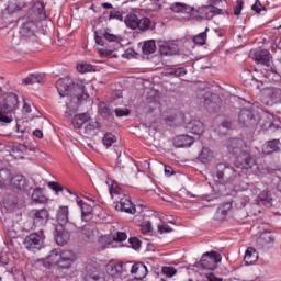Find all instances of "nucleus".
I'll return each instance as SVG.
<instances>
[{"label": "nucleus", "instance_id": "16", "mask_svg": "<svg viewBox=\"0 0 281 281\" xmlns=\"http://www.w3.org/2000/svg\"><path fill=\"white\" fill-rule=\"evenodd\" d=\"M83 281H106L104 272L99 270L98 267L88 263L86 266V274Z\"/></svg>", "mask_w": 281, "mask_h": 281}, {"label": "nucleus", "instance_id": "52", "mask_svg": "<svg viewBox=\"0 0 281 281\" xmlns=\"http://www.w3.org/2000/svg\"><path fill=\"white\" fill-rule=\"evenodd\" d=\"M114 113H115L116 117H126L131 114V111H128V109L124 110V109L117 108L114 110Z\"/></svg>", "mask_w": 281, "mask_h": 281}, {"label": "nucleus", "instance_id": "59", "mask_svg": "<svg viewBox=\"0 0 281 281\" xmlns=\"http://www.w3.org/2000/svg\"><path fill=\"white\" fill-rule=\"evenodd\" d=\"M165 175H167V177H171V175H175V169H172V167L165 166Z\"/></svg>", "mask_w": 281, "mask_h": 281}, {"label": "nucleus", "instance_id": "50", "mask_svg": "<svg viewBox=\"0 0 281 281\" xmlns=\"http://www.w3.org/2000/svg\"><path fill=\"white\" fill-rule=\"evenodd\" d=\"M128 244L132 249H139L142 247V241L137 237H131Z\"/></svg>", "mask_w": 281, "mask_h": 281}, {"label": "nucleus", "instance_id": "9", "mask_svg": "<svg viewBox=\"0 0 281 281\" xmlns=\"http://www.w3.org/2000/svg\"><path fill=\"white\" fill-rule=\"evenodd\" d=\"M23 245L27 251H33V254L41 251L42 247H45V234L43 229H40L38 233L27 235L23 240Z\"/></svg>", "mask_w": 281, "mask_h": 281}, {"label": "nucleus", "instance_id": "47", "mask_svg": "<svg viewBox=\"0 0 281 281\" xmlns=\"http://www.w3.org/2000/svg\"><path fill=\"white\" fill-rule=\"evenodd\" d=\"M142 234H150L153 232V223L150 221H145L140 224Z\"/></svg>", "mask_w": 281, "mask_h": 281}, {"label": "nucleus", "instance_id": "37", "mask_svg": "<svg viewBox=\"0 0 281 281\" xmlns=\"http://www.w3.org/2000/svg\"><path fill=\"white\" fill-rule=\"evenodd\" d=\"M150 25H153L150 18H138L137 30H139V32H148V30H150Z\"/></svg>", "mask_w": 281, "mask_h": 281}, {"label": "nucleus", "instance_id": "54", "mask_svg": "<svg viewBox=\"0 0 281 281\" xmlns=\"http://www.w3.org/2000/svg\"><path fill=\"white\" fill-rule=\"evenodd\" d=\"M251 10H254V12H257V14H260L261 10H265V7H262L260 0H256V2L251 5Z\"/></svg>", "mask_w": 281, "mask_h": 281}, {"label": "nucleus", "instance_id": "33", "mask_svg": "<svg viewBox=\"0 0 281 281\" xmlns=\"http://www.w3.org/2000/svg\"><path fill=\"white\" fill-rule=\"evenodd\" d=\"M256 260H258V252L256 251V248L254 247L247 248L244 256V262L246 265H254Z\"/></svg>", "mask_w": 281, "mask_h": 281}, {"label": "nucleus", "instance_id": "53", "mask_svg": "<svg viewBox=\"0 0 281 281\" xmlns=\"http://www.w3.org/2000/svg\"><path fill=\"white\" fill-rule=\"evenodd\" d=\"M127 236L126 233L124 232H117L114 236H113V240H115L116 243H124V240H126Z\"/></svg>", "mask_w": 281, "mask_h": 281}, {"label": "nucleus", "instance_id": "61", "mask_svg": "<svg viewBox=\"0 0 281 281\" xmlns=\"http://www.w3.org/2000/svg\"><path fill=\"white\" fill-rule=\"evenodd\" d=\"M211 4L210 5H214V8H216V5H221V3H225V0H210Z\"/></svg>", "mask_w": 281, "mask_h": 281}, {"label": "nucleus", "instance_id": "45", "mask_svg": "<svg viewBox=\"0 0 281 281\" xmlns=\"http://www.w3.org/2000/svg\"><path fill=\"white\" fill-rule=\"evenodd\" d=\"M97 128H100V123H98V121H90L85 126V133L86 135H91L93 131H97Z\"/></svg>", "mask_w": 281, "mask_h": 281}, {"label": "nucleus", "instance_id": "21", "mask_svg": "<svg viewBox=\"0 0 281 281\" xmlns=\"http://www.w3.org/2000/svg\"><path fill=\"white\" fill-rule=\"evenodd\" d=\"M36 32V22L26 21L20 27V35L22 38H32Z\"/></svg>", "mask_w": 281, "mask_h": 281}, {"label": "nucleus", "instance_id": "27", "mask_svg": "<svg viewBox=\"0 0 281 281\" xmlns=\"http://www.w3.org/2000/svg\"><path fill=\"white\" fill-rule=\"evenodd\" d=\"M267 98L269 101H267V104H278L281 102V89L280 88H271L268 89L266 92Z\"/></svg>", "mask_w": 281, "mask_h": 281}, {"label": "nucleus", "instance_id": "40", "mask_svg": "<svg viewBox=\"0 0 281 281\" xmlns=\"http://www.w3.org/2000/svg\"><path fill=\"white\" fill-rule=\"evenodd\" d=\"M207 32H210V27H205L204 32L195 35L193 37V43H195V45H205V42L207 41Z\"/></svg>", "mask_w": 281, "mask_h": 281}, {"label": "nucleus", "instance_id": "19", "mask_svg": "<svg viewBox=\"0 0 281 281\" xmlns=\"http://www.w3.org/2000/svg\"><path fill=\"white\" fill-rule=\"evenodd\" d=\"M57 222L66 229H76V224L69 222V206H60L56 215Z\"/></svg>", "mask_w": 281, "mask_h": 281}, {"label": "nucleus", "instance_id": "55", "mask_svg": "<svg viewBox=\"0 0 281 281\" xmlns=\"http://www.w3.org/2000/svg\"><path fill=\"white\" fill-rule=\"evenodd\" d=\"M110 19H117V21H124V15L120 11H111Z\"/></svg>", "mask_w": 281, "mask_h": 281}, {"label": "nucleus", "instance_id": "31", "mask_svg": "<svg viewBox=\"0 0 281 281\" xmlns=\"http://www.w3.org/2000/svg\"><path fill=\"white\" fill-rule=\"evenodd\" d=\"M89 120H91L89 113L77 114L72 119V125L75 128H82V126H85Z\"/></svg>", "mask_w": 281, "mask_h": 281}, {"label": "nucleus", "instance_id": "46", "mask_svg": "<svg viewBox=\"0 0 281 281\" xmlns=\"http://www.w3.org/2000/svg\"><path fill=\"white\" fill-rule=\"evenodd\" d=\"M161 273L167 278H172L173 276H177V269L170 266H165L161 269Z\"/></svg>", "mask_w": 281, "mask_h": 281}, {"label": "nucleus", "instance_id": "12", "mask_svg": "<svg viewBox=\"0 0 281 281\" xmlns=\"http://www.w3.org/2000/svg\"><path fill=\"white\" fill-rule=\"evenodd\" d=\"M250 58H252L258 65L271 67V53H269L268 49L256 48L250 52Z\"/></svg>", "mask_w": 281, "mask_h": 281}, {"label": "nucleus", "instance_id": "25", "mask_svg": "<svg viewBox=\"0 0 281 281\" xmlns=\"http://www.w3.org/2000/svg\"><path fill=\"white\" fill-rule=\"evenodd\" d=\"M161 56H175L179 54V46L175 43H162L159 46Z\"/></svg>", "mask_w": 281, "mask_h": 281}, {"label": "nucleus", "instance_id": "35", "mask_svg": "<svg viewBox=\"0 0 281 281\" xmlns=\"http://www.w3.org/2000/svg\"><path fill=\"white\" fill-rule=\"evenodd\" d=\"M31 199L34 203H47L48 201L42 188L34 189Z\"/></svg>", "mask_w": 281, "mask_h": 281}, {"label": "nucleus", "instance_id": "57", "mask_svg": "<svg viewBox=\"0 0 281 281\" xmlns=\"http://www.w3.org/2000/svg\"><path fill=\"white\" fill-rule=\"evenodd\" d=\"M240 12H243V2H240V4H237L234 8V14L235 16H240Z\"/></svg>", "mask_w": 281, "mask_h": 281}, {"label": "nucleus", "instance_id": "49", "mask_svg": "<svg viewBox=\"0 0 281 281\" xmlns=\"http://www.w3.org/2000/svg\"><path fill=\"white\" fill-rule=\"evenodd\" d=\"M48 188L50 190H53L54 192L58 193V192H63V190H65V188L58 183V182H48Z\"/></svg>", "mask_w": 281, "mask_h": 281}, {"label": "nucleus", "instance_id": "5", "mask_svg": "<svg viewBox=\"0 0 281 281\" xmlns=\"http://www.w3.org/2000/svg\"><path fill=\"white\" fill-rule=\"evenodd\" d=\"M213 177L217 178V181L222 183V190H224L225 183H232V181H236L240 177V171L228 162H220L213 169Z\"/></svg>", "mask_w": 281, "mask_h": 281}, {"label": "nucleus", "instance_id": "17", "mask_svg": "<svg viewBox=\"0 0 281 281\" xmlns=\"http://www.w3.org/2000/svg\"><path fill=\"white\" fill-rule=\"evenodd\" d=\"M196 12L200 19L210 21L214 19V16H217V14H223V9L214 7V4H209L198 9Z\"/></svg>", "mask_w": 281, "mask_h": 281}, {"label": "nucleus", "instance_id": "34", "mask_svg": "<svg viewBox=\"0 0 281 281\" xmlns=\"http://www.w3.org/2000/svg\"><path fill=\"white\" fill-rule=\"evenodd\" d=\"M229 210H232V203L228 202V203L222 204L215 213L216 221H224Z\"/></svg>", "mask_w": 281, "mask_h": 281}, {"label": "nucleus", "instance_id": "64", "mask_svg": "<svg viewBox=\"0 0 281 281\" xmlns=\"http://www.w3.org/2000/svg\"><path fill=\"white\" fill-rule=\"evenodd\" d=\"M102 8H104V10H111V9H113V4L105 2L102 4Z\"/></svg>", "mask_w": 281, "mask_h": 281}, {"label": "nucleus", "instance_id": "32", "mask_svg": "<svg viewBox=\"0 0 281 281\" xmlns=\"http://www.w3.org/2000/svg\"><path fill=\"white\" fill-rule=\"evenodd\" d=\"M198 159L201 161V164H210V161L214 159V153L212 149H210V147H203Z\"/></svg>", "mask_w": 281, "mask_h": 281}, {"label": "nucleus", "instance_id": "42", "mask_svg": "<svg viewBox=\"0 0 281 281\" xmlns=\"http://www.w3.org/2000/svg\"><path fill=\"white\" fill-rule=\"evenodd\" d=\"M115 142H117V137H115V135H113L111 133H105V135L103 136V145L106 148H111V146H113V144H115Z\"/></svg>", "mask_w": 281, "mask_h": 281}, {"label": "nucleus", "instance_id": "8", "mask_svg": "<svg viewBox=\"0 0 281 281\" xmlns=\"http://www.w3.org/2000/svg\"><path fill=\"white\" fill-rule=\"evenodd\" d=\"M221 260H223V257L216 251L204 252L194 267L199 269V271H214Z\"/></svg>", "mask_w": 281, "mask_h": 281}, {"label": "nucleus", "instance_id": "3", "mask_svg": "<svg viewBox=\"0 0 281 281\" xmlns=\"http://www.w3.org/2000/svg\"><path fill=\"white\" fill-rule=\"evenodd\" d=\"M55 87L60 98H67L69 93L74 92L78 102L89 98V94L85 91V85L82 82L75 83L70 78L59 79Z\"/></svg>", "mask_w": 281, "mask_h": 281}, {"label": "nucleus", "instance_id": "41", "mask_svg": "<svg viewBox=\"0 0 281 281\" xmlns=\"http://www.w3.org/2000/svg\"><path fill=\"white\" fill-rule=\"evenodd\" d=\"M24 82L26 85H38L43 82V76L38 74H31L24 79Z\"/></svg>", "mask_w": 281, "mask_h": 281}, {"label": "nucleus", "instance_id": "56", "mask_svg": "<svg viewBox=\"0 0 281 281\" xmlns=\"http://www.w3.org/2000/svg\"><path fill=\"white\" fill-rule=\"evenodd\" d=\"M173 74L176 78H181V76H186V74H188V70H186V68H176Z\"/></svg>", "mask_w": 281, "mask_h": 281}, {"label": "nucleus", "instance_id": "43", "mask_svg": "<svg viewBox=\"0 0 281 281\" xmlns=\"http://www.w3.org/2000/svg\"><path fill=\"white\" fill-rule=\"evenodd\" d=\"M99 113L102 117H111V115H113V111H111V108H109L104 102L99 104Z\"/></svg>", "mask_w": 281, "mask_h": 281}, {"label": "nucleus", "instance_id": "36", "mask_svg": "<svg viewBox=\"0 0 281 281\" xmlns=\"http://www.w3.org/2000/svg\"><path fill=\"white\" fill-rule=\"evenodd\" d=\"M34 13L37 15L38 21H45V19H47L45 4L43 2H36L34 4Z\"/></svg>", "mask_w": 281, "mask_h": 281}, {"label": "nucleus", "instance_id": "63", "mask_svg": "<svg viewBox=\"0 0 281 281\" xmlns=\"http://www.w3.org/2000/svg\"><path fill=\"white\" fill-rule=\"evenodd\" d=\"M176 68H168L165 72V76H175Z\"/></svg>", "mask_w": 281, "mask_h": 281}, {"label": "nucleus", "instance_id": "51", "mask_svg": "<svg viewBox=\"0 0 281 281\" xmlns=\"http://www.w3.org/2000/svg\"><path fill=\"white\" fill-rule=\"evenodd\" d=\"M159 234H170L172 232V227L168 226V224L162 223L158 225Z\"/></svg>", "mask_w": 281, "mask_h": 281}, {"label": "nucleus", "instance_id": "24", "mask_svg": "<svg viewBox=\"0 0 281 281\" xmlns=\"http://www.w3.org/2000/svg\"><path fill=\"white\" fill-rule=\"evenodd\" d=\"M194 144V137L188 135H179L173 139V146L176 148H189Z\"/></svg>", "mask_w": 281, "mask_h": 281}, {"label": "nucleus", "instance_id": "11", "mask_svg": "<svg viewBox=\"0 0 281 281\" xmlns=\"http://www.w3.org/2000/svg\"><path fill=\"white\" fill-rule=\"evenodd\" d=\"M33 218V226L31 229H43L49 221V211L47 209L33 210L31 211Z\"/></svg>", "mask_w": 281, "mask_h": 281}, {"label": "nucleus", "instance_id": "26", "mask_svg": "<svg viewBox=\"0 0 281 281\" xmlns=\"http://www.w3.org/2000/svg\"><path fill=\"white\" fill-rule=\"evenodd\" d=\"M169 9L176 14H192V12H194V7L181 2H175Z\"/></svg>", "mask_w": 281, "mask_h": 281}, {"label": "nucleus", "instance_id": "28", "mask_svg": "<svg viewBox=\"0 0 281 281\" xmlns=\"http://www.w3.org/2000/svg\"><path fill=\"white\" fill-rule=\"evenodd\" d=\"M187 128L188 131H190V133H192V135H203V133L205 132V126L203 125V122L196 120L188 123Z\"/></svg>", "mask_w": 281, "mask_h": 281}, {"label": "nucleus", "instance_id": "44", "mask_svg": "<svg viewBox=\"0 0 281 281\" xmlns=\"http://www.w3.org/2000/svg\"><path fill=\"white\" fill-rule=\"evenodd\" d=\"M77 71H79V74H87L89 71H95V66H93L91 64L82 63V64L77 65Z\"/></svg>", "mask_w": 281, "mask_h": 281}, {"label": "nucleus", "instance_id": "14", "mask_svg": "<svg viewBox=\"0 0 281 281\" xmlns=\"http://www.w3.org/2000/svg\"><path fill=\"white\" fill-rule=\"evenodd\" d=\"M76 228H67V226L57 225L55 227V240L57 245L60 247H64V245H67L71 238V233ZM70 231V232H69Z\"/></svg>", "mask_w": 281, "mask_h": 281}, {"label": "nucleus", "instance_id": "58", "mask_svg": "<svg viewBox=\"0 0 281 281\" xmlns=\"http://www.w3.org/2000/svg\"><path fill=\"white\" fill-rule=\"evenodd\" d=\"M206 278H207L209 281H223V279H221V278L214 276V273H209V274L206 276Z\"/></svg>", "mask_w": 281, "mask_h": 281}, {"label": "nucleus", "instance_id": "60", "mask_svg": "<svg viewBox=\"0 0 281 281\" xmlns=\"http://www.w3.org/2000/svg\"><path fill=\"white\" fill-rule=\"evenodd\" d=\"M33 135H34V137H37L38 139H43V131H41V130H35L33 132Z\"/></svg>", "mask_w": 281, "mask_h": 281}, {"label": "nucleus", "instance_id": "22", "mask_svg": "<svg viewBox=\"0 0 281 281\" xmlns=\"http://www.w3.org/2000/svg\"><path fill=\"white\" fill-rule=\"evenodd\" d=\"M273 243L274 239L271 232H265L258 237L257 247H259V249H269Z\"/></svg>", "mask_w": 281, "mask_h": 281}, {"label": "nucleus", "instance_id": "1", "mask_svg": "<svg viewBox=\"0 0 281 281\" xmlns=\"http://www.w3.org/2000/svg\"><path fill=\"white\" fill-rule=\"evenodd\" d=\"M228 150L236 157V168L250 170L256 166V156L249 153V148L243 138H232L228 144Z\"/></svg>", "mask_w": 281, "mask_h": 281}, {"label": "nucleus", "instance_id": "6", "mask_svg": "<svg viewBox=\"0 0 281 281\" xmlns=\"http://www.w3.org/2000/svg\"><path fill=\"white\" fill-rule=\"evenodd\" d=\"M94 41L97 45H101V47H105V52L108 54H112L120 49L122 46V38L115 34L109 33V31H95L94 32Z\"/></svg>", "mask_w": 281, "mask_h": 281}, {"label": "nucleus", "instance_id": "10", "mask_svg": "<svg viewBox=\"0 0 281 281\" xmlns=\"http://www.w3.org/2000/svg\"><path fill=\"white\" fill-rule=\"evenodd\" d=\"M260 122V115L251 108H243L239 112V123L246 128H256Z\"/></svg>", "mask_w": 281, "mask_h": 281}, {"label": "nucleus", "instance_id": "20", "mask_svg": "<svg viewBox=\"0 0 281 281\" xmlns=\"http://www.w3.org/2000/svg\"><path fill=\"white\" fill-rule=\"evenodd\" d=\"M77 205L81 210V221H85V223H89V221L93 218V206L87 204V202L82 200H77Z\"/></svg>", "mask_w": 281, "mask_h": 281}, {"label": "nucleus", "instance_id": "2", "mask_svg": "<svg viewBox=\"0 0 281 281\" xmlns=\"http://www.w3.org/2000/svg\"><path fill=\"white\" fill-rule=\"evenodd\" d=\"M16 109H19V95L14 92H3L0 88V126L14 122Z\"/></svg>", "mask_w": 281, "mask_h": 281}, {"label": "nucleus", "instance_id": "7", "mask_svg": "<svg viewBox=\"0 0 281 281\" xmlns=\"http://www.w3.org/2000/svg\"><path fill=\"white\" fill-rule=\"evenodd\" d=\"M105 272L113 281H122L128 278V266L127 262L117 260H110L105 265Z\"/></svg>", "mask_w": 281, "mask_h": 281}, {"label": "nucleus", "instance_id": "38", "mask_svg": "<svg viewBox=\"0 0 281 281\" xmlns=\"http://www.w3.org/2000/svg\"><path fill=\"white\" fill-rule=\"evenodd\" d=\"M10 181L16 190H23V188H25V178L23 175H16L10 178Z\"/></svg>", "mask_w": 281, "mask_h": 281}, {"label": "nucleus", "instance_id": "48", "mask_svg": "<svg viewBox=\"0 0 281 281\" xmlns=\"http://www.w3.org/2000/svg\"><path fill=\"white\" fill-rule=\"evenodd\" d=\"M5 181H10V170L1 169L0 170V186H3Z\"/></svg>", "mask_w": 281, "mask_h": 281}, {"label": "nucleus", "instance_id": "4", "mask_svg": "<svg viewBox=\"0 0 281 281\" xmlns=\"http://www.w3.org/2000/svg\"><path fill=\"white\" fill-rule=\"evenodd\" d=\"M46 261L50 267H58L59 269H70L71 265L76 262V254L71 250L53 249L47 256Z\"/></svg>", "mask_w": 281, "mask_h": 281}, {"label": "nucleus", "instance_id": "15", "mask_svg": "<svg viewBox=\"0 0 281 281\" xmlns=\"http://www.w3.org/2000/svg\"><path fill=\"white\" fill-rule=\"evenodd\" d=\"M116 212H124L125 214H135L137 209H135V204L131 201V196L123 195L115 203Z\"/></svg>", "mask_w": 281, "mask_h": 281}, {"label": "nucleus", "instance_id": "30", "mask_svg": "<svg viewBox=\"0 0 281 281\" xmlns=\"http://www.w3.org/2000/svg\"><path fill=\"white\" fill-rule=\"evenodd\" d=\"M124 23L128 30H137L139 26V18L135 13H130L124 16Z\"/></svg>", "mask_w": 281, "mask_h": 281}, {"label": "nucleus", "instance_id": "23", "mask_svg": "<svg viewBox=\"0 0 281 281\" xmlns=\"http://www.w3.org/2000/svg\"><path fill=\"white\" fill-rule=\"evenodd\" d=\"M281 143L280 139L268 140L262 146L263 155H272V153H280Z\"/></svg>", "mask_w": 281, "mask_h": 281}, {"label": "nucleus", "instance_id": "62", "mask_svg": "<svg viewBox=\"0 0 281 281\" xmlns=\"http://www.w3.org/2000/svg\"><path fill=\"white\" fill-rule=\"evenodd\" d=\"M23 111L24 113H32V106L29 103H24Z\"/></svg>", "mask_w": 281, "mask_h": 281}, {"label": "nucleus", "instance_id": "18", "mask_svg": "<svg viewBox=\"0 0 281 281\" xmlns=\"http://www.w3.org/2000/svg\"><path fill=\"white\" fill-rule=\"evenodd\" d=\"M204 106L209 113H216L221 110V98L214 93H207L204 98Z\"/></svg>", "mask_w": 281, "mask_h": 281}, {"label": "nucleus", "instance_id": "29", "mask_svg": "<svg viewBox=\"0 0 281 281\" xmlns=\"http://www.w3.org/2000/svg\"><path fill=\"white\" fill-rule=\"evenodd\" d=\"M109 192L111 194V199H113L114 201H119L123 196H126L117 182H111V186L109 187Z\"/></svg>", "mask_w": 281, "mask_h": 281}, {"label": "nucleus", "instance_id": "13", "mask_svg": "<svg viewBox=\"0 0 281 281\" xmlns=\"http://www.w3.org/2000/svg\"><path fill=\"white\" fill-rule=\"evenodd\" d=\"M127 276L128 273H132L135 280H144V278L148 276V268L143 262L133 263L127 261Z\"/></svg>", "mask_w": 281, "mask_h": 281}, {"label": "nucleus", "instance_id": "39", "mask_svg": "<svg viewBox=\"0 0 281 281\" xmlns=\"http://www.w3.org/2000/svg\"><path fill=\"white\" fill-rule=\"evenodd\" d=\"M156 50H157V46L155 44V41L150 40L144 43L143 54H145L146 56L150 54H155Z\"/></svg>", "mask_w": 281, "mask_h": 281}]
</instances>
